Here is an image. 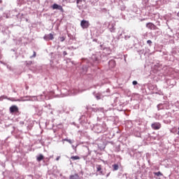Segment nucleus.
<instances>
[{
  "mask_svg": "<svg viewBox=\"0 0 179 179\" xmlns=\"http://www.w3.org/2000/svg\"><path fill=\"white\" fill-rule=\"evenodd\" d=\"M113 171H117L119 169V165L115 164L113 165Z\"/></svg>",
  "mask_w": 179,
  "mask_h": 179,
  "instance_id": "f8f14e48",
  "label": "nucleus"
},
{
  "mask_svg": "<svg viewBox=\"0 0 179 179\" xmlns=\"http://www.w3.org/2000/svg\"><path fill=\"white\" fill-rule=\"evenodd\" d=\"M69 179H80L78 173H75L69 176Z\"/></svg>",
  "mask_w": 179,
  "mask_h": 179,
  "instance_id": "6e6552de",
  "label": "nucleus"
},
{
  "mask_svg": "<svg viewBox=\"0 0 179 179\" xmlns=\"http://www.w3.org/2000/svg\"><path fill=\"white\" fill-rule=\"evenodd\" d=\"M115 30V28H114V27H113L112 29H110V31L111 32H114Z\"/></svg>",
  "mask_w": 179,
  "mask_h": 179,
  "instance_id": "6ab92c4d",
  "label": "nucleus"
},
{
  "mask_svg": "<svg viewBox=\"0 0 179 179\" xmlns=\"http://www.w3.org/2000/svg\"><path fill=\"white\" fill-rule=\"evenodd\" d=\"M59 40H60L61 43H63L64 41H65L66 37H64V36L59 37Z\"/></svg>",
  "mask_w": 179,
  "mask_h": 179,
  "instance_id": "4468645a",
  "label": "nucleus"
},
{
  "mask_svg": "<svg viewBox=\"0 0 179 179\" xmlns=\"http://www.w3.org/2000/svg\"><path fill=\"white\" fill-rule=\"evenodd\" d=\"M96 172H99V175L103 176V173L102 171V166L101 165H97L96 166Z\"/></svg>",
  "mask_w": 179,
  "mask_h": 179,
  "instance_id": "0eeeda50",
  "label": "nucleus"
},
{
  "mask_svg": "<svg viewBox=\"0 0 179 179\" xmlns=\"http://www.w3.org/2000/svg\"><path fill=\"white\" fill-rule=\"evenodd\" d=\"M155 175L157 176H162V172L158 171V172L155 173Z\"/></svg>",
  "mask_w": 179,
  "mask_h": 179,
  "instance_id": "2eb2a0df",
  "label": "nucleus"
},
{
  "mask_svg": "<svg viewBox=\"0 0 179 179\" xmlns=\"http://www.w3.org/2000/svg\"><path fill=\"white\" fill-rule=\"evenodd\" d=\"M52 8H53V9H58L62 13L64 12V10L63 7L62 6H59V5L57 4V3L53 4V6H52Z\"/></svg>",
  "mask_w": 179,
  "mask_h": 179,
  "instance_id": "39448f33",
  "label": "nucleus"
},
{
  "mask_svg": "<svg viewBox=\"0 0 179 179\" xmlns=\"http://www.w3.org/2000/svg\"><path fill=\"white\" fill-rule=\"evenodd\" d=\"M109 175H110V173L107 174V175H106V177H108V176H109Z\"/></svg>",
  "mask_w": 179,
  "mask_h": 179,
  "instance_id": "b1692460",
  "label": "nucleus"
},
{
  "mask_svg": "<svg viewBox=\"0 0 179 179\" xmlns=\"http://www.w3.org/2000/svg\"><path fill=\"white\" fill-rule=\"evenodd\" d=\"M109 66H110L111 68H115L116 63L114 60H110L109 62Z\"/></svg>",
  "mask_w": 179,
  "mask_h": 179,
  "instance_id": "9d476101",
  "label": "nucleus"
},
{
  "mask_svg": "<svg viewBox=\"0 0 179 179\" xmlns=\"http://www.w3.org/2000/svg\"><path fill=\"white\" fill-rule=\"evenodd\" d=\"M43 159H44V156L42 154H41V155H39V156L36 157V161H38V162H41Z\"/></svg>",
  "mask_w": 179,
  "mask_h": 179,
  "instance_id": "1a4fd4ad",
  "label": "nucleus"
},
{
  "mask_svg": "<svg viewBox=\"0 0 179 179\" xmlns=\"http://www.w3.org/2000/svg\"><path fill=\"white\" fill-rule=\"evenodd\" d=\"M80 2H82V0H76V3L78 4Z\"/></svg>",
  "mask_w": 179,
  "mask_h": 179,
  "instance_id": "412c9836",
  "label": "nucleus"
},
{
  "mask_svg": "<svg viewBox=\"0 0 179 179\" xmlns=\"http://www.w3.org/2000/svg\"><path fill=\"white\" fill-rule=\"evenodd\" d=\"M90 26V23L89 21L87 20H82L80 22V27L83 28V29H87Z\"/></svg>",
  "mask_w": 179,
  "mask_h": 179,
  "instance_id": "f03ea898",
  "label": "nucleus"
},
{
  "mask_svg": "<svg viewBox=\"0 0 179 179\" xmlns=\"http://www.w3.org/2000/svg\"><path fill=\"white\" fill-rule=\"evenodd\" d=\"M63 55H67V52L66 51L63 52Z\"/></svg>",
  "mask_w": 179,
  "mask_h": 179,
  "instance_id": "4be33fe9",
  "label": "nucleus"
},
{
  "mask_svg": "<svg viewBox=\"0 0 179 179\" xmlns=\"http://www.w3.org/2000/svg\"><path fill=\"white\" fill-rule=\"evenodd\" d=\"M43 38L46 41H50V40H54V35L52 34H46L43 36Z\"/></svg>",
  "mask_w": 179,
  "mask_h": 179,
  "instance_id": "423d86ee",
  "label": "nucleus"
},
{
  "mask_svg": "<svg viewBox=\"0 0 179 179\" xmlns=\"http://www.w3.org/2000/svg\"><path fill=\"white\" fill-rule=\"evenodd\" d=\"M36 52H34V55L31 56V58H36Z\"/></svg>",
  "mask_w": 179,
  "mask_h": 179,
  "instance_id": "dca6fc26",
  "label": "nucleus"
},
{
  "mask_svg": "<svg viewBox=\"0 0 179 179\" xmlns=\"http://www.w3.org/2000/svg\"><path fill=\"white\" fill-rule=\"evenodd\" d=\"M64 141H66V142L69 143V144L73 143L71 139H68V138H64Z\"/></svg>",
  "mask_w": 179,
  "mask_h": 179,
  "instance_id": "ddd939ff",
  "label": "nucleus"
},
{
  "mask_svg": "<svg viewBox=\"0 0 179 179\" xmlns=\"http://www.w3.org/2000/svg\"><path fill=\"white\" fill-rule=\"evenodd\" d=\"M18 112H19V109L17 106H15V105L11 106V107L10 108V113L11 114L15 113H18Z\"/></svg>",
  "mask_w": 179,
  "mask_h": 179,
  "instance_id": "20e7f679",
  "label": "nucleus"
},
{
  "mask_svg": "<svg viewBox=\"0 0 179 179\" xmlns=\"http://www.w3.org/2000/svg\"><path fill=\"white\" fill-rule=\"evenodd\" d=\"M59 157H57L56 158V161H59Z\"/></svg>",
  "mask_w": 179,
  "mask_h": 179,
  "instance_id": "5701e85b",
  "label": "nucleus"
},
{
  "mask_svg": "<svg viewBox=\"0 0 179 179\" xmlns=\"http://www.w3.org/2000/svg\"><path fill=\"white\" fill-rule=\"evenodd\" d=\"M96 99L97 100H100V99H101V96H96Z\"/></svg>",
  "mask_w": 179,
  "mask_h": 179,
  "instance_id": "aec40b11",
  "label": "nucleus"
},
{
  "mask_svg": "<svg viewBox=\"0 0 179 179\" xmlns=\"http://www.w3.org/2000/svg\"><path fill=\"white\" fill-rule=\"evenodd\" d=\"M151 128L153 130H159L162 128V124L160 122H154L151 124Z\"/></svg>",
  "mask_w": 179,
  "mask_h": 179,
  "instance_id": "f257e3e1",
  "label": "nucleus"
},
{
  "mask_svg": "<svg viewBox=\"0 0 179 179\" xmlns=\"http://www.w3.org/2000/svg\"><path fill=\"white\" fill-rule=\"evenodd\" d=\"M146 27L151 29V30H156L157 29V26L155 25L152 22H148L146 24Z\"/></svg>",
  "mask_w": 179,
  "mask_h": 179,
  "instance_id": "7ed1b4c3",
  "label": "nucleus"
},
{
  "mask_svg": "<svg viewBox=\"0 0 179 179\" xmlns=\"http://www.w3.org/2000/svg\"><path fill=\"white\" fill-rule=\"evenodd\" d=\"M135 179H138V178H135Z\"/></svg>",
  "mask_w": 179,
  "mask_h": 179,
  "instance_id": "393cba45",
  "label": "nucleus"
},
{
  "mask_svg": "<svg viewBox=\"0 0 179 179\" xmlns=\"http://www.w3.org/2000/svg\"><path fill=\"white\" fill-rule=\"evenodd\" d=\"M132 83H133V85H138V82L136 81V80L133 81Z\"/></svg>",
  "mask_w": 179,
  "mask_h": 179,
  "instance_id": "a211bd4d",
  "label": "nucleus"
},
{
  "mask_svg": "<svg viewBox=\"0 0 179 179\" xmlns=\"http://www.w3.org/2000/svg\"><path fill=\"white\" fill-rule=\"evenodd\" d=\"M70 159H71V160H73V161H76V160H79V159H80V157L79 156L76 155V156H71V157H70Z\"/></svg>",
  "mask_w": 179,
  "mask_h": 179,
  "instance_id": "9b49d317",
  "label": "nucleus"
},
{
  "mask_svg": "<svg viewBox=\"0 0 179 179\" xmlns=\"http://www.w3.org/2000/svg\"><path fill=\"white\" fill-rule=\"evenodd\" d=\"M147 43L149 44V45H151V44H152V41L148 40V41H147Z\"/></svg>",
  "mask_w": 179,
  "mask_h": 179,
  "instance_id": "f3484780",
  "label": "nucleus"
}]
</instances>
